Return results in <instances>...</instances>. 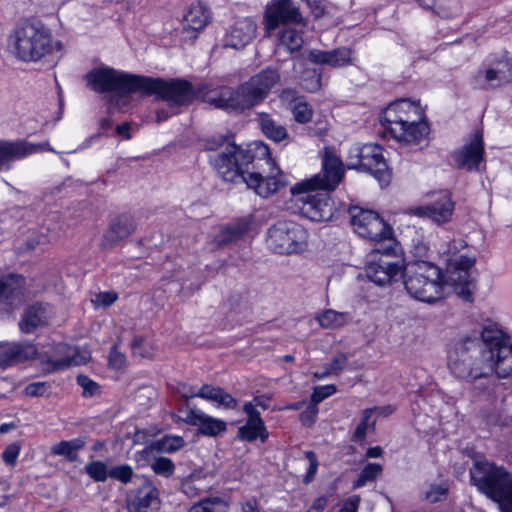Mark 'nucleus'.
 Returning a JSON list of instances; mask_svg holds the SVG:
<instances>
[{"label": "nucleus", "instance_id": "5701e85b", "mask_svg": "<svg viewBox=\"0 0 512 512\" xmlns=\"http://www.w3.org/2000/svg\"><path fill=\"white\" fill-rule=\"evenodd\" d=\"M52 316L50 305L35 303L24 310L19 321V329L25 334L34 333L38 328L47 326Z\"/></svg>", "mask_w": 512, "mask_h": 512}, {"label": "nucleus", "instance_id": "393cba45", "mask_svg": "<svg viewBox=\"0 0 512 512\" xmlns=\"http://www.w3.org/2000/svg\"><path fill=\"white\" fill-rule=\"evenodd\" d=\"M135 230V223L132 216L123 214L113 219L103 235L101 247L108 249L116 246L119 242L130 236Z\"/></svg>", "mask_w": 512, "mask_h": 512}, {"label": "nucleus", "instance_id": "4c0bfd02", "mask_svg": "<svg viewBox=\"0 0 512 512\" xmlns=\"http://www.w3.org/2000/svg\"><path fill=\"white\" fill-rule=\"evenodd\" d=\"M304 44L302 33L294 28H283L278 33V46L284 47L289 53L299 51Z\"/></svg>", "mask_w": 512, "mask_h": 512}, {"label": "nucleus", "instance_id": "5fc2aeb1", "mask_svg": "<svg viewBox=\"0 0 512 512\" xmlns=\"http://www.w3.org/2000/svg\"><path fill=\"white\" fill-rule=\"evenodd\" d=\"M118 299V295L114 291H106V292H100L95 294V296L92 298V303L95 307L99 308H106L111 306L113 303L116 302Z\"/></svg>", "mask_w": 512, "mask_h": 512}, {"label": "nucleus", "instance_id": "c9c22d12", "mask_svg": "<svg viewBox=\"0 0 512 512\" xmlns=\"http://www.w3.org/2000/svg\"><path fill=\"white\" fill-rule=\"evenodd\" d=\"M249 229V222L246 219H238L223 227L215 240L218 246L230 244L240 239Z\"/></svg>", "mask_w": 512, "mask_h": 512}, {"label": "nucleus", "instance_id": "79ce46f5", "mask_svg": "<svg viewBox=\"0 0 512 512\" xmlns=\"http://www.w3.org/2000/svg\"><path fill=\"white\" fill-rule=\"evenodd\" d=\"M290 110L296 122L304 124L313 116V110L302 98H295L290 102Z\"/></svg>", "mask_w": 512, "mask_h": 512}, {"label": "nucleus", "instance_id": "1a4fd4ad", "mask_svg": "<svg viewBox=\"0 0 512 512\" xmlns=\"http://www.w3.org/2000/svg\"><path fill=\"white\" fill-rule=\"evenodd\" d=\"M395 241L389 240L381 243L370 254V260L366 266L367 277L377 285L383 286L397 280L403 274V266L400 260H394Z\"/></svg>", "mask_w": 512, "mask_h": 512}, {"label": "nucleus", "instance_id": "58836bf2", "mask_svg": "<svg viewBox=\"0 0 512 512\" xmlns=\"http://www.w3.org/2000/svg\"><path fill=\"white\" fill-rule=\"evenodd\" d=\"M229 503L223 497H206L192 505L187 512H227Z\"/></svg>", "mask_w": 512, "mask_h": 512}, {"label": "nucleus", "instance_id": "9b49d317", "mask_svg": "<svg viewBox=\"0 0 512 512\" xmlns=\"http://www.w3.org/2000/svg\"><path fill=\"white\" fill-rule=\"evenodd\" d=\"M351 224L355 232L362 238L375 241L377 246L381 243H387L392 238V228L372 210H366L360 207H351L349 209Z\"/></svg>", "mask_w": 512, "mask_h": 512}, {"label": "nucleus", "instance_id": "8fccbe9b", "mask_svg": "<svg viewBox=\"0 0 512 512\" xmlns=\"http://www.w3.org/2000/svg\"><path fill=\"white\" fill-rule=\"evenodd\" d=\"M151 468L155 474L170 477L175 471V465L171 459L166 457H159L154 459L151 463Z\"/></svg>", "mask_w": 512, "mask_h": 512}, {"label": "nucleus", "instance_id": "4d7b16f0", "mask_svg": "<svg viewBox=\"0 0 512 512\" xmlns=\"http://www.w3.org/2000/svg\"><path fill=\"white\" fill-rule=\"evenodd\" d=\"M199 482L200 479L197 478L186 479L181 484V491L189 498L197 497L204 491Z\"/></svg>", "mask_w": 512, "mask_h": 512}, {"label": "nucleus", "instance_id": "69168bd1", "mask_svg": "<svg viewBox=\"0 0 512 512\" xmlns=\"http://www.w3.org/2000/svg\"><path fill=\"white\" fill-rule=\"evenodd\" d=\"M318 413L317 405L312 403L301 413V421L306 426H311L316 421Z\"/></svg>", "mask_w": 512, "mask_h": 512}, {"label": "nucleus", "instance_id": "864d4df0", "mask_svg": "<svg viewBox=\"0 0 512 512\" xmlns=\"http://www.w3.org/2000/svg\"><path fill=\"white\" fill-rule=\"evenodd\" d=\"M77 384L82 388L84 397H93L100 393V386L88 376L80 374L77 376Z\"/></svg>", "mask_w": 512, "mask_h": 512}, {"label": "nucleus", "instance_id": "6e6552de", "mask_svg": "<svg viewBox=\"0 0 512 512\" xmlns=\"http://www.w3.org/2000/svg\"><path fill=\"white\" fill-rule=\"evenodd\" d=\"M141 93L157 95L160 99L167 101L173 111H177L179 107L187 106L200 97L204 89L195 88L192 83L184 79L166 81L143 76Z\"/></svg>", "mask_w": 512, "mask_h": 512}, {"label": "nucleus", "instance_id": "39448f33", "mask_svg": "<svg viewBox=\"0 0 512 512\" xmlns=\"http://www.w3.org/2000/svg\"><path fill=\"white\" fill-rule=\"evenodd\" d=\"M402 276L404 288L414 300L434 304L443 299V276L439 267L432 262H411L404 268Z\"/></svg>", "mask_w": 512, "mask_h": 512}, {"label": "nucleus", "instance_id": "c03bdc74", "mask_svg": "<svg viewBox=\"0 0 512 512\" xmlns=\"http://www.w3.org/2000/svg\"><path fill=\"white\" fill-rule=\"evenodd\" d=\"M374 413H376V408H368L362 412L361 421L357 425V427L353 433V436H352L353 441H355V442L362 441L365 438L368 429L374 427L375 420L371 421V418Z\"/></svg>", "mask_w": 512, "mask_h": 512}, {"label": "nucleus", "instance_id": "72a5a7b5", "mask_svg": "<svg viewBox=\"0 0 512 512\" xmlns=\"http://www.w3.org/2000/svg\"><path fill=\"white\" fill-rule=\"evenodd\" d=\"M257 120L262 133L268 139L279 143L289 137L286 127L274 120L269 114L260 113Z\"/></svg>", "mask_w": 512, "mask_h": 512}, {"label": "nucleus", "instance_id": "a19ab883", "mask_svg": "<svg viewBox=\"0 0 512 512\" xmlns=\"http://www.w3.org/2000/svg\"><path fill=\"white\" fill-rule=\"evenodd\" d=\"M348 314L332 309L325 310L317 316V321L325 329H337L348 322Z\"/></svg>", "mask_w": 512, "mask_h": 512}, {"label": "nucleus", "instance_id": "a878e982", "mask_svg": "<svg viewBox=\"0 0 512 512\" xmlns=\"http://www.w3.org/2000/svg\"><path fill=\"white\" fill-rule=\"evenodd\" d=\"M38 151V146L23 141L0 140V171L10 169L13 162Z\"/></svg>", "mask_w": 512, "mask_h": 512}, {"label": "nucleus", "instance_id": "c85d7f7f", "mask_svg": "<svg viewBox=\"0 0 512 512\" xmlns=\"http://www.w3.org/2000/svg\"><path fill=\"white\" fill-rule=\"evenodd\" d=\"M243 411L247 414V423L239 428V435L242 439L247 441H254L257 438L265 440L268 436L263 420L260 417V412L255 409L252 403H245Z\"/></svg>", "mask_w": 512, "mask_h": 512}, {"label": "nucleus", "instance_id": "bb28decb", "mask_svg": "<svg viewBox=\"0 0 512 512\" xmlns=\"http://www.w3.org/2000/svg\"><path fill=\"white\" fill-rule=\"evenodd\" d=\"M351 55L352 51L349 48L340 47L330 51L312 49L308 52L307 58L314 64L338 68L350 64Z\"/></svg>", "mask_w": 512, "mask_h": 512}, {"label": "nucleus", "instance_id": "b1692460", "mask_svg": "<svg viewBox=\"0 0 512 512\" xmlns=\"http://www.w3.org/2000/svg\"><path fill=\"white\" fill-rule=\"evenodd\" d=\"M484 144L480 133H476L470 143L464 145L454 154L455 163L458 168L466 170H478L483 160Z\"/></svg>", "mask_w": 512, "mask_h": 512}, {"label": "nucleus", "instance_id": "f03ea898", "mask_svg": "<svg viewBox=\"0 0 512 512\" xmlns=\"http://www.w3.org/2000/svg\"><path fill=\"white\" fill-rule=\"evenodd\" d=\"M504 339L499 324L489 322L481 329L457 334L447 344V367L458 380L474 383L494 375L496 354Z\"/></svg>", "mask_w": 512, "mask_h": 512}, {"label": "nucleus", "instance_id": "09e8293b", "mask_svg": "<svg viewBox=\"0 0 512 512\" xmlns=\"http://www.w3.org/2000/svg\"><path fill=\"white\" fill-rule=\"evenodd\" d=\"M135 476L133 468L128 464L115 465L110 468V478L123 484L130 483Z\"/></svg>", "mask_w": 512, "mask_h": 512}, {"label": "nucleus", "instance_id": "f704fd0d", "mask_svg": "<svg viewBox=\"0 0 512 512\" xmlns=\"http://www.w3.org/2000/svg\"><path fill=\"white\" fill-rule=\"evenodd\" d=\"M423 8L432 10L442 18H453L460 14L459 0H416Z\"/></svg>", "mask_w": 512, "mask_h": 512}, {"label": "nucleus", "instance_id": "4be33fe9", "mask_svg": "<svg viewBox=\"0 0 512 512\" xmlns=\"http://www.w3.org/2000/svg\"><path fill=\"white\" fill-rule=\"evenodd\" d=\"M256 30L257 26L251 18L237 19L224 35L223 46L225 48L241 49L253 40Z\"/></svg>", "mask_w": 512, "mask_h": 512}, {"label": "nucleus", "instance_id": "20e7f679", "mask_svg": "<svg viewBox=\"0 0 512 512\" xmlns=\"http://www.w3.org/2000/svg\"><path fill=\"white\" fill-rule=\"evenodd\" d=\"M85 79L91 90L100 94H110V105L121 109L129 104L131 94L141 93L143 76L100 66L89 71Z\"/></svg>", "mask_w": 512, "mask_h": 512}, {"label": "nucleus", "instance_id": "cd10ccee", "mask_svg": "<svg viewBox=\"0 0 512 512\" xmlns=\"http://www.w3.org/2000/svg\"><path fill=\"white\" fill-rule=\"evenodd\" d=\"M429 131L428 123L425 119H422L413 124H407V126H396L389 133L398 142L406 145H416L427 139Z\"/></svg>", "mask_w": 512, "mask_h": 512}, {"label": "nucleus", "instance_id": "9d476101", "mask_svg": "<svg viewBox=\"0 0 512 512\" xmlns=\"http://www.w3.org/2000/svg\"><path fill=\"white\" fill-rule=\"evenodd\" d=\"M308 231L293 221H278L268 229L267 245L278 254L300 253L307 247Z\"/></svg>", "mask_w": 512, "mask_h": 512}, {"label": "nucleus", "instance_id": "e2e57ef3", "mask_svg": "<svg viewBox=\"0 0 512 512\" xmlns=\"http://www.w3.org/2000/svg\"><path fill=\"white\" fill-rule=\"evenodd\" d=\"M220 389V387L205 384L200 389H198L197 397L215 402Z\"/></svg>", "mask_w": 512, "mask_h": 512}, {"label": "nucleus", "instance_id": "0eeeda50", "mask_svg": "<svg viewBox=\"0 0 512 512\" xmlns=\"http://www.w3.org/2000/svg\"><path fill=\"white\" fill-rule=\"evenodd\" d=\"M15 56L24 62H37L53 51L51 32L40 21H25L11 35Z\"/></svg>", "mask_w": 512, "mask_h": 512}, {"label": "nucleus", "instance_id": "aec40b11", "mask_svg": "<svg viewBox=\"0 0 512 512\" xmlns=\"http://www.w3.org/2000/svg\"><path fill=\"white\" fill-rule=\"evenodd\" d=\"M179 411L183 415V421L191 426H197L199 433L202 435L216 437L227 429L226 422L223 420L211 417L189 404Z\"/></svg>", "mask_w": 512, "mask_h": 512}, {"label": "nucleus", "instance_id": "3c124183", "mask_svg": "<svg viewBox=\"0 0 512 512\" xmlns=\"http://www.w3.org/2000/svg\"><path fill=\"white\" fill-rule=\"evenodd\" d=\"M447 493V484H430L427 490L424 492V498L431 503H435L443 500L446 497Z\"/></svg>", "mask_w": 512, "mask_h": 512}, {"label": "nucleus", "instance_id": "774afa93", "mask_svg": "<svg viewBox=\"0 0 512 512\" xmlns=\"http://www.w3.org/2000/svg\"><path fill=\"white\" fill-rule=\"evenodd\" d=\"M360 496H350L343 504L339 512H357L360 503Z\"/></svg>", "mask_w": 512, "mask_h": 512}, {"label": "nucleus", "instance_id": "473e14b6", "mask_svg": "<svg viewBox=\"0 0 512 512\" xmlns=\"http://www.w3.org/2000/svg\"><path fill=\"white\" fill-rule=\"evenodd\" d=\"M495 373L499 378H507L512 375V343L504 332V339L499 344L496 354Z\"/></svg>", "mask_w": 512, "mask_h": 512}, {"label": "nucleus", "instance_id": "f3484780", "mask_svg": "<svg viewBox=\"0 0 512 512\" xmlns=\"http://www.w3.org/2000/svg\"><path fill=\"white\" fill-rule=\"evenodd\" d=\"M361 171L370 173L383 186L391 180V173L383 155V149L377 144H364L362 148Z\"/></svg>", "mask_w": 512, "mask_h": 512}, {"label": "nucleus", "instance_id": "a18cd8bd", "mask_svg": "<svg viewBox=\"0 0 512 512\" xmlns=\"http://www.w3.org/2000/svg\"><path fill=\"white\" fill-rule=\"evenodd\" d=\"M84 469L89 477L95 482H105L108 477H110V469H108L107 465L100 460H94L87 463Z\"/></svg>", "mask_w": 512, "mask_h": 512}, {"label": "nucleus", "instance_id": "423d86ee", "mask_svg": "<svg viewBox=\"0 0 512 512\" xmlns=\"http://www.w3.org/2000/svg\"><path fill=\"white\" fill-rule=\"evenodd\" d=\"M470 477L481 493L498 503L502 512H512V478L503 467L476 461L470 468Z\"/></svg>", "mask_w": 512, "mask_h": 512}, {"label": "nucleus", "instance_id": "338daca9", "mask_svg": "<svg viewBox=\"0 0 512 512\" xmlns=\"http://www.w3.org/2000/svg\"><path fill=\"white\" fill-rule=\"evenodd\" d=\"M176 392L179 393L183 399L188 400L197 397L198 389L197 387L187 383H178L176 386Z\"/></svg>", "mask_w": 512, "mask_h": 512}, {"label": "nucleus", "instance_id": "7ed1b4c3", "mask_svg": "<svg viewBox=\"0 0 512 512\" xmlns=\"http://www.w3.org/2000/svg\"><path fill=\"white\" fill-rule=\"evenodd\" d=\"M279 81V72L276 69L267 68L236 89L222 87L213 94L207 95L206 101L216 108L243 112L261 103Z\"/></svg>", "mask_w": 512, "mask_h": 512}, {"label": "nucleus", "instance_id": "0e129e2a", "mask_svg": "<svg viewBox=\"0 0 512 512\" xmlns=\"http://www.w3.org/2000/svg\"><path fill=\"white\" fill-rule=\"evenodd\" d=\"M348 358L344 354H338L329 363L328 369L334 375H338L347 365Z\"/></svg>", "mask_w": 512, "mask_h": 512}, {"label": "nucleus", "instance_id": "6ab92c4d", "mask_svg": "<svg viewBox=\"0 0 512 512\" xmlns=\"http://www.w3.org/2000/svg\"><path fill=\"white\" fill-rule=\"evenodd\" d=\"M131 512H157L160 508L158 489L147 479H141L139 486L128 495Z\"/></svg>", "mask_w": 512, "mask_h": 512}, {"label": "nucleus", "instance_id": "a211bd4d", "mask_svg": "<svg viewBox=\"0 0 512 512\" xmlns=\"http://www.w3.org/2000/svg\"><path fill=\"white\" fill-rule=\"evenodd\" d=\"M264 19L268 31L276 29L280 24H301L303 22L299 8L292 0H278L268 6Z\"/></svg>", "mask_w": 512, "mask_h": 512}, {"label": "nucleus", "instance_id": "13d9d810", "mask_svg": "<svg viewBox=\"0 0 512 512\" xmlns=\"http://www.w3.org/2000/svg\"><path fill=\"white\" fill-rule=\"evenodd\" d=\"M20 445L17 443L9 444L2 453L3 461L10 466H14L20 453Z\"/></svg>", "mask_w": 512, "mask_h": 512}, {"label": "nucleus", "instance_id": "680f3d73", "mask_svg": "<svg viewBox=\"0 0 512 512\" xmlns=\"http://www.w3.org/2000/svg\"><path fill=\"white\" fill-rule=\"evenodd\" d=\"M218 406H222L226 409H234L237 407V400L232 397L230 394L225 392L222 388L220 389L217 399L215 400Z\"/></svg>", "mask_w": 512, "mask_h": 512}, {"label": "nucleus", "instance_id": "f8f14e48", "mask_svg": "<svg viewBox=\"0 0 512 512\" xmlns=\"http://www.w3.org/2000/svg\"><path fill=\"white\" fill-rule=\"evenodd\" d=\"M323 175H315L291 187V194L306 191L309 188L321 190L335 189L344 175L343 162L336 155L326 153L322 162Z\"/></svg>", "mask_w": 512, "mask_h": 512}, {"label": "nucleus", "instance_id": "f257e3e1", "mask_svg": "<svg viewBox=\"0 0 512 512\" xmlns=\"http://www.w3.org/2000/svg\"><path fill=\"white\" fill-rule=\"evenodd\" d=\"M205 149L213 152L209 161L223 180L243 182L262 198L277 193L289 183V176L272 159L269 147L254 142L247 149L224 139H211Z\"/></svg>", "mask_w": 512, "mask_h": 512}, {"label": "nucleus", "instance_id": "2f4dec72", "mask_svg": "<svg viewBox=\"0 0 512 512\" xmlns=\"http://www.w3.org/2000/svg\"><path fill=\"white\" fill-rule=\"evenodd\" d=\"M210 15L207 8L201 3L192 4L183 19L185 32H199L209 23Z\"/></svg>", "mask_w": 512, "mask_h": 512}, {"label": "nucleus", "instance_id": "603ef678", "mask_svg": "<svg viewBox=\"0 0 512 512\" xmlns=\"http://www.w3.org/2000/svg\"><path fill=\"white\" fill-rule=\"evenodd\" d=\"M362 148L363 145L359 143L352 144L348 151L346 156V163L347 167L349 169H357L360 170L361 167V160H362Z\"/></svg>", "mask_w": 512, "mask_h": 512}, {"label": "nucleus", "instance_id": "bf43d9fd", "mask_svg": "<svg viewBox=\"0 0 512 512\" xmlns=\"http://www.w3.org/2000/svg\"><path fill=\"white\" fill-rule=\"evenodd\" d=\"M305 456L309 461V468L304 477V483L309 484L315 477V474L318 469V460L316 454L313 451L305 452Z\"/></svg>", "mask_w": 512, "mask_h": 512}, {"label": "nucleus", "instance_id": "4468645a", "mask_svg": "<svg viewBox=\"0 0 512 512\" xmlns=\"http://www.w3.org/2000/svg\"><path fill=\"white\" fill-rule=\"evenodd\" d=\"M422 119H424V111L419 103L399 99L388 105L383 112L381 122L388 132H392L396 126H407Z\"/></svg>", "mask_w": 512, "mask_h": 512}, {"label": "nucleus", "instance_id": "e433bc0d", "mask_svg": "<svg viewBox=\"0 0 512 512\" xmlns=\"http://www.w3.org/2000/svg\"><path fill=\"white\" fill-rule=\"evenodd\" d=\"M463 241H452L448 243L447 249L443 250V254L447 256L449 267L470 272L471 268L475 264V257L469 255H460L457 258H453L456 255V251L459 247H463Z\"/></svg>", "mask_w": 512, "mask_h": 512}, {"label": "nucleus", "instance_id": "ea45409f", "mask_svg": "<svg viewBox=\"0 0 512 512\" xmlns=\"http://www.w3.org/2000/svg\"><path fill=\"white\" fill-rule=\"evenodd\" d=\"M85 445V442L80 438H75L69 441H61L52 447L54 455L64 456L68 461L73 462L77 460L78 451Z\"/></svg>", "mask_w": 512, "mask_h": 512}, {"label": "nucleus", "instance_id": "7c9ffc66", "mask_svg": "<svg viewBox=\"0 0 512 512\" xmlns=\"http://www.w3.org/2000/svg\"><path fill=\"white\" fill-rule=\"evenodd\" d=\"M58 354H65L64 357L50 358L48 362L52 364L53 370H62L70 366H78L84 364L89 359L86 355H80L74 348L65 344L59 343L55 347Z\"/></svg>", "mask_w": 512, "mask_h": 512}, {"label": "nucleus", "instance_id": "412c9836", "mask_svg": "<svg viewBox=\"0 0 512 512\" xmlns=\"http://www.w3.org/2000/svg\"><path fill=\"white\" fill-rule=\"evenodd\" d=\"M37 348L26 341L0 342V369L30 361L37 356Z\"/></svg>", "mask_w": 512, "mask_h": 512}, {"label": "nucleus", "instance_id": "6e6d98bb", "mask_svg": "<svg viewBox=\"0 0 512 512\" xmlns=\"http://www.w3.org/2000/svg\"><path fill=\"white\" fill-rule=\"evenodd\" d=\"M336 391V386L333 384L317 386L311 395V402L318 405L324 399L336 393Z\"/></svg>", "mask_w": 512, "mask_h": 512}, {"label": "nucleus", "instance_id": "2eb2a0df", "mask_svg": "<svg viewBox=\"0 0 512 512\" xmlns=\"http://www.w3.org/2000/svg\"><path fill=\"white\" fill-rule=\"evenodd\" d=\"M512 81V62L502 58L483 64L474 76V84L481 89L496 88Z\"/></svg>", "mask_w": 512, "mask_h": 512}, {"label": "nucleus", "instance_id": "dca6fc26", "mask_svg": "<svg viewBox=\"0 0 512 512\" xmlns=\"http://www.w3.org/2000/svg\"><path fill=\"white\" fill-rule=\"evenodd\" d=\"M454 206L450 193L441 191L432 203L411 206L407 209V213L419 218H428L437 224H444L451 220Z\"/></svg>", "mask_w": 512, "mask_h": 512}, {"label": "nucleus", "instance_id": "de8ad7c7", "mask_svg": "<svg viewBox=\"0 0 512 512\" xmlns=\"http://www.w3.org/2000/svg\"><path fill=\"white\" fill-rule=\"evenodd\" d=\"M382 472V466L377 463H368L361 471L359 478L354 484V488H360L367 482L374 481Z\"/></svg>", "mask_w": 512, "mask_h": 512}, {"label": "nucleus", "instance_id": "ddd939ff", "mask_svg": "<svg viewBox=\"0 0 512 512\" xmlns=\"http://www.w3.org/2000/svg\"><path fill=\"white\" fill-rule=\"evenodd\" d=\"M317 188H309L306 191L292 194L297 197L301 214L315 222L330 220L334 213V203L325 191H317Z\"/></svg>", "mask_w": 512, "mask_h": 512}, {"label": "nucleus", "instance_id": "052dcab7", "mask_svg": "<svg viewBox=\"0 0 512 512\" xmlns=\"http://www.w3.org/2000/svg\"><path fill=\"white\" fill-rule=\"evenodd\" d=\"M48 388L49 384L47 382H33L25 387L24 393L27 396L39 397L43 396L48 390Z\"/></svg>", "mask_w": 512, "mask_h": 512}, {"label": "nucleus", "instance_id": "49530a36", "mask_svg": "<svg viewBox=\"0 0 512 512\" xmlns=\"http://www.w3.org/2000/svg\"><path fill=\"white\" fill-rule=\"evenodd\" d=\"M184 444L182 437L166 435L156 442V447L161 452L173 453L180 450Z\"/></svg>", "mask_w": 512, "mask_h": 512}, {"label": "nucleus", "instance_id": "c756f323", "mask_svg": "<svg viewBox=\"0 0 512 512\" xmlns=\"http://www.w3.org/2000/svg\"><path fill=\"white\" fill-rule=\"evenodd\" d=\"M25 279L21 275L11 274L0 279V302L14 305L24 295Z\"/></svg>", "mask_w": 512, "mask_h": 512}, {"label": "nucleus", "instance_id": "37998d69", "mask_svg": "<svg viewBox=\"0 0 512 512\" xmlns=\"http://www.w3.org/2000/svg\"><path fill=\"white\" fill-rule=\"evenodd\" d=\"M448 281L453 285L460 286L462 288L461 294L470 295L469 286L472 284L470 272L449 267Z\"/></svg>", "mask_w": 512, "mask_h": 512}]
</instances>
